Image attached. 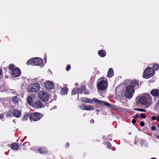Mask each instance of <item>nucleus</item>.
I'll return each instance as SVG.
<instances>
[{
    "mask_svg": "<svg viewBox=\"0 0 159 159\" xmlns=\"http://www.w3.org/2000/svg\"><path fill=\"white\" fill-rule=\"evenodd\" d=\"M134 92V86L129 85L127 86L125 91V96L127 98H130L133 96Z\"/></svg>",
    "mask_w": 159,
    "mask_h": 159,
    "instance_id": "nucleus-1",
    "label": "nucleus"
},
{
    "mask_svg": "<svg viewBox=\"0 0 159 159\" xmlns=\"http://www.w3.org/2000/svg\"><path fill=\"white\" fill-rule=\"evenodd\" d=\"M155 74V71L152 67H148L146 69L144 72L143 77L145 79H148L152 77Z\"/></svg>",
    "mask_w": 159,
    "mask_h": 159,
    "instance_id": "nucleus-2",
    "label": "nucleus"
},
{
    "mask_svg": "<svg viewBox=\"0 0 159 159\" xmlns=\"http://www.w3.org/2000/svg\"><path fill=\"white\" fill-rule=\"evenodd\" d=\"M138 101L141 105L145 106V108L148 107L151 105V103L148 101L147 98L145 96L140 97Z\"/></svg>",
    "mask_w": 159,
    "mask_h": 159,
    "instance_id": "nucleus-3",
    "label": "nucleus"
},
{
    "mask_svg": "<svg viewBox=\"0 0 159 159\" xmlns=\"http://www.w3.org/2000/svg\"><path fill=\"white\" fill-rule=\"evenodd\" d=\"M40 86L38 83H34L29 86L28 90L30 92H37L40 89Z\"/></svg>",
    "mask_w": 159,
    "mask_h": 159,
    "instance_id": "nucleus-4",
    "label": "nucleus"
},
{
    "mask_svg": "<svg viewBox=\"0 0 159 159\" xmlns=\"http://www.w3.org/2000/svg\"><path fill=\"white\" fill-rule=\"evenodd\" d=\"M108 83L106 80H101L97 84V88L98 90H104L107 87Z\"/></svg>",
    "mask_w": 159,
    "mask_h": 159,
    "instance_id": "nucleus-5",
    "label": "nucleus"
},
{
    "mask_svg": "<svg viewBox=\"0 0 159 159\" xmlns=\"http://www.w3.org/2000/svg\"><path fill=\"white\" fill-rule=\"evenodd\" d=\"M39 98L41 100L45 102L48 101L49 96L47 93L44 91H42L39 93Z\"/></svg>",
    "mask_w": 159,
    "mask_h": 159,
    "instance_id": "nucleus-6",
    "label": "nucleus"
},
{
    "mask_svg": "<svg viewBox=\"0 0 159 159\" xmlns=\"http://www.w3.org/2000/svg\"><path fill=\"white\" fill-rule=\"evenodd\" d=\"M42 116V115L40 113L36 112L33 114H31L30 119V120H32L34 121H36L39 120Z\"/></svg>",
    "mask_w": 159,
    "mask_h": 159,
    "instance_id": "nucleus-7",
    "label": "nucleus"
},
{
    "mask_svg": "<svg viewBox=\"0 0 159 159\" xmlns=\"http://www.w3.org/2000/svg\"><path fill=\"white\" fill-rule=\"evenodd\" d=\"M11 74L13 77H17L20 75L21 72L19 68H16L13 70L11 72Z\"/></svg>",
    "mask_w": 159,
    "mask_h": 159,
    "instance_id": "nucleus-8",
    "label": "nucleus"
},
{
    "mask_svg": "<svg viewBox=\"0 0 159 159\" xmlns=\"http://www.w3.org/2000/svg\"><path fill=\"white\" fill-rule=\"evenodd\" d=\"M34 64H33V66H43V61L42 59L39 57L34 58Z\"/></svg>",
    "mask_w": 159,
    "mask_h": 159,
    "instance_id": "nucleus-9",
    "label": "nucleus"
},
{
    "mask_svg": "<svg viewBox=\"0 0 159 159\" xmlns=\"http://www.w3.org/2000/svg\"><path fill=\"white\" fill-rule=\"evenodd\" d=\"M32 106L35 108H40L44 107L42 102L39 100L34 102Z\"/></svg>",
    "mask_w": 159,
    "mask_h": 159,
    "instance_id": "nucleus-10",
    "label": "nucleus"
},
{
    "mask_svg": "<svg viewBox=\"0 0 159 159\" xmlns=\"http://www.w3.org/2000/svg\"><path fill=\"white\" fill-rule=\"evenodd\" d=\"M44 86L47 89H51L53 87L54 84L52 82L48 81L44 83Z\"/></svg>",
    "mask_w": 159,
    "mask_h": 159,
    "instance_id": "nucleus-11",
    "label": "nucleus"
},
{
    "mask_svg": "<svg viewBox=\"0 0 159 159\" xmlns=\"http://www.w3.org/2000/svg\"><path fill=\"white\" fill-rule=\"evenodd\" d=\"M12 114L16 118H19L21 116V111L18 110H15L13 111Z\"/></svg>",
    "mask_w": 159,
    "mask_h": 159,
    "instance_id": "nucleus-12",
    "label": "nucleus"
},
{
    "mask_svg": "<svg viewBox=\"0 0 159 159\" xmlns=\"http://www.w3.org/2000/svg\"><path fill=\"white\" fill-rule=\"evenodd\" d=\"M150 93L153 96L159 97V90L157 89H153L150 92Z\"/></svg>",
    "mask_w": 159,
    "mask_h": 159,
    "instance_id": "nucleus-13",
    "label": "nucleus"
},
{
    "mask_svg": "<svg viewBox=\"0 0 159 159\" xmlns=\"http://www.w3.org/2000/svg\"><path fill=\"white\" fill-rule=\"evenodd\" d=\"M48 150L47 149L45 148H41L39 149L36 152L42 154H45L47 152Z\"/></svg>",
    "mask_w": 159,
    "mask_h": 159,
    "instance_id": "nucleus-14",
    "label": "nucleus"
},
{
    "mask_svg": "<svg viewBox=\"0 0 159 159\" xmlns=\"http://www.w3.org/2000/svg\"><path fill=\"white\" fill-rule=\"evenodd\" d=\"M80 101H81L82 102L86 103H93L92 100L88 98H81Z\"/></svg>",
    "mask_w": 159,
    "mask_h": 159,
    "instance_id": "nucleus-15",
    "label": "nucleus"
},
{
    "mask_svg": "<svg viewBox=\"0 0 159 159\" xmlns=\"http://www.w3.org/2000/svg\"><path fill=\"white\" fill-rule=\"evenodd\" d=\"M19 144L18 143H13L11 146V148L13 150H17L18 149Z\"/></svg>",
    "mask_w": 159,
    "mask_h": 159,
    "instance_id": "nucleus-16",
    "label": "nucleus"
},
{
    "mask_svg": "<svg viewBox=\"0 0 159 159\" xmlns=\"http://www.w3.org/2000/svg\"><path fill=\"white\" fill-rule=\"evenodd\" d=\"M80 89L78 88H75L74 89L72 92V94L75 95L76 93H82V92L81 91V90L79 91Z\"/></svg>",
    "mask_w": 159,
    "mask_h": 159,
    "instance_id": "nucleus-17",
    "label": "nucleus"
},
{
    "mask_svg": "<svg viewBox=\"0 0 159 159\" xmlns=\"http://www.w3.org/2000/svg\"><path fill=\"white\" fill-rule=\"evenodd\" d=\"M114 75L113 70L112 68L109 69L107 73V77L109 78L111 77Z\"/></svg>",
    "mask_w": 159,
    "mask_h": 159,
    "instance_id": "nucleus-18",
    "label": "nucleus"
},
{
    "mask_svg": "<svg viewBox=\"0 0 159 159\" xmlns=\"http://www.w3.org/2000/svg\"><path fill=\"white\" fill-rule=\"evenodd\" d=\"M99 55L102 57H104L106 54V51L103 50H101L98 52Z\"/></svg>",
    "mask_w": 159,
    "mask_h": 159,
    "instance_id": "nucleus-19",
    "label": "nucleus"
},
{
    "mask_svg": "<svg viewBox=\"0 0 159 159\" xmlns=\"http://www.w3.org/2000/svg\"><path fill=\"white\" fill-rule=\"evenodd\" d=\"M68 89L66 87H64L61 89V93L64 95H66L68 93Z\"/></svg>",
    "mask_w": 159,
    "mask_h": 159,
    "instance_id": "nucleus-20",
    "label": "nucleus"
},
{
    "mask_svg": "<svg viewBox=\"0 0 159 159\" xmlns=\"http://www.w3.org/2000/svg\"><path fill=\"white\" fill-rule=\"evenodd\" d=\"M27 102L28 104L31 106L33 105V102L32 98L28 96L27 99Z\"/></svg>",
    "mask_w": 159,
    "mask_h": 159,
    "instance_id": "nucleus-21",
    "label": "nucleus"
},
{
    "mask_svg": "<svg viewBox=\"0 0 159 159\" xmlns=\"http://www.w3.org/2000/svg\"><path fill=\"white\" fill-rule=\"evenodd\" d=\"M12 99L13 102L15 104H17L20 101L17 97L16 96L13 97Z\"/></svg>",
    "mask_w": 159,
    "mask_h": 159,
    "instance_id": "nucleus-22",
    "label": "nucleus"
},
{
    "mask_svg": "<svg viewBox=\"0 0 159 159\" xmlns=\"http://www.w3.org/2000/svg\"><path fill=\"white\" fill-rule=\"evenodd\" d=\"M34 58L30 59L27 61L26 62V64L27 65H30L33 66V64H34Z\"/></svg>",
    "mask_w": 159,
    "mask_h": 159,
    "instance_id": "nucleus-23",
    "label": "nucleus"
},
{
    "mask_svg": "<svg viewBox=\"0 0 159 159\" xmlns=\"http://www.w3.org/2000/svg\"><path fill=\"white\" fill-rule=\"evenodd\" d=\"M131 85H132L133 86H138L139 84V82L136 80H133L131 81Z\"/></svg>",
    "mask_w": 159,
    "mask_h": 159,
    "instance_id": "nucleus-24",
    "label": "nucleus"
},
{
    "mask_svg": "<svg viewBox=\"0 0 159 159\" xmlns=\"http://www.w3.org/2000/svg\"><path fill=\"white\" fill-rule=\"evenodd\" d=\"M30 115L31 114L29 113L25 114L23 116V120H26L28 119L29 117L30 118Z\"/></svg>",
    "mask_w": 159,
    "mask_h": 159,
    "instance_id": "nucleus-25",
    "label": "nucleus"
},
{
    "mask_svg": "<svg viewBox=\"0 0 159 159\" xmlns=\"http://www.w3.org/2000/svg\"><path fill=\"white\" fill-rule=\"evenodd\" d=\"M93 107L90 105H86L85 110H93Z\"/></svg>",
    "mask_w": 159,
    "mask_h": 159,
    "instance_id": "nucleus-26",
    "label": "nucleus"
},
{
    "mask_svg": "<svg viewBox=\"0 0 159 159\" xmlns=\"http://www.w3.org/2000/svg\"><path fill=\"white\" fill-rule=\"evenodd\" d=\"M92 101H93L97 103L100 104H101V103H102L103 102H102V101L99 100L98 99H97L95 98H93V99Z\"/></svg>",
    "mask_w": 159,
    "mask_h": 159,
    "instance_id": "nucleus-27",
    "label": "nucleus"
},
{
    "mask_svg": "<svg viewBox=\"0 0 159 159\" xmlns=\"http://www.w3.org/2000/svg\"><path fill=\"white\" fill-rule=\"evenodd\" d=\"M5 107L3 105V102L1 100H0V110L3 111Z\"/></svg>",
    "mask_w": 159,
    "mask_h": 159,
    "instance_id": "nucleus-28",
    "label": "nucleus"
},
{
    "mask_svg": "<svg viewBox=\"0 0 159 159\" xmlns=\"http://www.w3.org/2000/svg\"><path fill=\"white\" fill-rule=\"evenodd\" d=\"M140 143L142 146L143 147H146L148 146L147 143L145 142V141L143 140H141Z\"/></svg>",
    "mask_w": 159,
    "mask_h": 159,
    "instance_id": "nucleus-29",
    "label": "nucleus"
},
{
    "mask_svg": "<svg viewBox=\"0 0 159 159\" xmlns=\"http://www.w3.org/2000/svg\"><path fill=\"white\" fill-rule=\"evenodd\" d=\"M153 67L155 70H157L159 68V66L158 64H155L153 65Z\"/></svg>",
    "mask_w": 159,
    "mask_h": 159,
    "instance_id": "nucleus-30",
    "label": "nucleus"
},
{
    "mask_svg": "<svg viewBox=\"0 0 159 159\" xmlns=\"http://www.w3.org/2000/svg\"><path fill=\"white\" fill-rule=\"evenodd\" d=\"M102 102H103L102 103H101V105H102L104 104L108 107H110V104H109L107 102L104 101H102Z\"/></svg>",
    "mask_w": 159,
    "mask_h": 159,
    "instance_id": "nucleus-31",
    "label": "nucleus"
},
{
    "mask_svg": "<svg viewBox=\"0 0 159 159\" xmlns=\"http://www.w3.org/2000/svg\"><path fill=\"white\" fill-rule=\"evenodd\" d=\"M134 110L135 111H143L145 112L146 111V110L143 109H141V108H138V109H134Z\"/></svg>",
    "mask_w": 159,
    "mask_h": 159,
    "instance_id": "nucleus-32",
    "label": "nucleus"
},
{
    "mask_svg": "<svg viewBox=\"0 0 159 159\" xmlns=\"http://www.w3.org/2000/svg\"><path fill=\"white\" fill-rule=\"evenodd\" d=\"M12 115H13L12 112H11V111H8L7 112L6 114V116L7 117H8L9 116H11Z\"/></svg>",
    "mask_w": 159,
    "mask_h": 159,
    "instance_id": "nucleus-33",
    "label": "nucleus"
},
{
    "mask_svg": "<svg viewBox=\"0 0 159 159\" xmlns=\"http://www.w3.org/2000/svg\"><path fill=\"white\" fill-rule=\"evenodd\" d=\"M86 105H82L80 106V108L82 110H85Z\"/></svg>",
    "mask_w": 159,
    "mask_h": 159,
    "instance_id": "nucleus-34",
    "label": "nucleus"
},
{
    "mask_svg": "<svg viewBox=\"0 0 159 159\" xmlns=\"http://www.w3.org/2000/svg\"><path fill=\"white\" fill-rule=\"evenodd\" d=\"M14 66L12 64H11L9 66V69L10 70H12V71L13 70H14Z\"/></svg>",
    "mask_w": 159,
    "mask_h": 159,
    "instance_id": "nucleus-35",
    "label": "nucleus"
},
{
    "mask_svg": "<svg viewBox=\"0 0 159 159\" xmlns=\"http://www.w3.org/2000/svg\"><path fill=\"white\" fill-rule=\"evenodd\" d=\"M85 87L84 86H82L81 87V89H80L79 91L81 90V91L82 92V91L85 90Z\"/></svg>",
    "mask_w": 159,
    "mask_h": 159,
    "instance_id": "nucleus-36",
    "label": "nucleus"
},
{
    "mask_svg": "<svg viewBox=\"0 0 159 159\" xmlns=\"http://www.w3.org/2000/svg\"><path fill=\"white\" fill-rule=\"evenodd\" d=\"M107 147L109 148H110L111 147V144L109 142H107Z\"/></svg>",
    "mask_w": 159,
    "mask_h": 159,
    "instance_id": "nucleus-37",
    "label": "nucleus"
},
{
    "mask_svg": "<svg viewBox=\"0 0 159 159\" xmlns=\"http://www.w3.org/2000/svg\"><path fill=\"white\" fill-rule=\"evenodd\" d=\"M140 116L141 118H145V116L144 114H141Z\"/></svg>",
    "mask_w": 159,
    "mask_h": 159,
    "instance_id": "nucleus-38",
    "label": "nucleus"
},
{
    "mask_svg": "<svg viewBox=\"0 0 159 159\" xmlns=\"http://www.w3.org/2000/svg\"><path fill=\"white\" fill-rule=\"evenodd\" d=\"M140 125L142 126H143L144 125V123L143 121H141L140 122Z\"/></svg>",
    "mask_w": 159,
    "mask_h": 159,
    "instance_id": "nucleus-39",
    "label": "nucleus"
},
{
    "mask_svg": "<svg viewBox=\"0 0 159 159\" xmlns=\"http://www.w3.org/2000/svg\"><path fill=\"white\" fill-rule=\"evenodd\" d=\"M70 68V65H68L66 68L67 71H69Z\"/></svg>",
    "mask_w": 159,
    "mask_h": 159,
    "instance_id": "nucleus-40",
    "label": "nucleus"
},
{
    "mask_svg": "<svg viewBox=\"0 0 159 159\" xmlns=\"http://www.w3.org/2000/svg\"><path fill=\"white\" fill-rule=\"evenodd\" d=\"M151 128L152 130L154 131L156 129V127L155 126H152Z\"/></svg>",
    "mask_w": 159,
    "mask_h": 159,
    "instance_id": "nucleus-41",
    "label": "nucleus"
},
{
    "mask_svg": "<svg viewBox=\"0 0 159 159\" xmlns=\"http://www.w3.org/2000/svg\"><path fill=\"white\" fill-rule=\"evenodd\" d=\"M139 116V115L138 114H136L134 116V118H137V117Z\"/></svg>",
    "mask_w": 159,
    "mask_h": 159,
    "instance_id": "nucleus-42",
    "label": "nucleus"
},
{
    "mask_svg": "<svg viewBox=\"0 0 159 159\" xmlns=\"http://www.w3.org/2000/svg\"><path fill=\"white\" fill-rule=\"evenodd\" d=\"M151 118L153 120H155L157 119L156 117L154 116H152Z\"/></svg>",
    "mask_w": 159,
    "mask_h": 159,
    "instance_id": "nucleus-43",
    "label": "nucleus"
},
{
    "mask_svg": "<svg viewBox=\"0 0 159 159\" xmlns=\"http://www.w3.org/2000/svg\"><path fill=\"white\" fill-rule=\"evenodd\" d=\"M132 122L133 124H134L136 123V120L134 119H133L132 120Z\"/></svg>",
    "mask_w": 159,
    "mask_h": 159,
    "instance_id": "nucleus-44",
    "label": "nucleus"
},
{
    "mask_svg": "<svg viewBox=\"0 0 159 159\" xmlns=\"http://www.w3.org/2000/svg\"><path fill=\"white\" fill-rule=\"evenodd\" d=\"M4 116L3 114H1L0 115V118L2 119L4 118Z\"/></svg>",
    "mask_w": 159,
    "mask_h": 159,
    "instance_id": "nucleus-45",
    "label": "nucleus"
},
{
    "mask_svg": "<svg viewBox=\"0 0 159 159\" xmlns=\"http://www.w3.org/2000/svg\"><path fill=\"white\" fill-rule=\"evenodd\" d=\"M2 71L1 69H0V76L2 75Z\"/></svg>",
    "mask_w": 159,
    "mask_h": 159,
    "instance_id": "nucleus-46",
    "label": "nucleus"
},
{
    "mask_svg": "<svg viewBox=\"0 0 159 159\" xmlns=\"http://www.w3.org/2000/svg\"><path fill=\"white\" fill-rule=\"evenodd\" d=\"M90 122H91V123L92 122L93 123H94V120L93 119L91 120H90Z\"/></svg>",
    "mask_w": 159,
    "mask_h": 159,
    "instance_id": "nucleus-47",
    "label": "nucleus"
},
{
    "mask_svg": "<svg viewBox=\"0 0 159 159\" xmlns=\"http://www.w3.org/2000/svg\"><path fill=\"white\" fill-rule=\"evenodd\" d=\"M66 146H68L69 145V143H66Z\"/></svg>",
    "mask_w": 159,
    "mask_h": 159,
    "instance_id": "nucleus-48",
    "label": "nucleus"
},
{
    "mask_svg": "<svg viewBox=\"0 0 159 159\" xmlns=\"http://www.w3.org/2000/svg\"><path fill=\"white\" fill-rule=\"evenodd\" d=\"M157 121H159V117L157 119Z\"/></svg>",
    "mask_w": 159,
    "mask_h": 159,
    "instance_id": "nucleus-49",
    "label": "nucleus"
},
{
    "mask_svg": "<svg viewBox=\"0 0 159 159\" xmlns=\"http://www.w3.org/2000/svg\"><path fill=\"white\" fill-rule=\"evenodd\" d=\"M151 159H157L155 158H152Z\"/></svg>",
    "mask_w": 159,
    "mask_h": 159,
    "instance_id": "nucleus-50",
    "label": "nucleus"
},
{
    "mask_svg": "<svg viewBox=\"0 0 159 159\" xmlns=\"http://www.w3.org/2000/svg\"><path fill=\"white\" fill-rule=\"evenodd\" d=\"M96 111H97V112H98L99 111H98V110H96Z\"/></svg>",
    "mask_w": 159,
    "mask_h": 159,
    "instance_id": "nucleus-51",
    "label": "nucleus"
},
{
    "mask_svg": "<svg viewBox=\"0 0 159 159\" xmlns=\"http://www.w3.org/2000/svg\"><path fill=\"white\" fill-rule=\"evenodd\" d=\"M75 85H78V84H77V83H76V84H75Z\"/></svg>",
    "mask_w": 159,
    "mask_h": 159,
    "instance_id": "nucleus-52",
    "label": "nucleus"
},
{
    "mask_svg": "<svg viewBox=\"0 0 159 159\" xmlns=\"http://www.w3.org/2000/svg\"><path fill=\"white\" fill-rule=\"evenodd\" d=\"M138 97H137V99H138Z\"/></svg>",
    "mask_w": 159,
    "mask_h": 159,
    "instance_id": "nucleus-53",
    "label": "nucleus"
},
{
    "mask_svg": "<svg viewBox=\"0 0 159 159\" xmlns=\"http://www.w3.org/2000/svg\"><path fill=\"white\" fill-rule=\"evenodd\" d=\"M26 138V136H25V138Z\"/></svg>",
    "mask_w": 159,
    "mask_h": 159,
    "instance_id": "nucleus-54",
    "label": "nucleus"
},
{
    "mask_svg": "<svg viewBox=\"0 0 159 159\" xmlns=\"http://www.w3.org/2000/svg\"><path fill=\"white\" fill-rule=\"evenodd\" d=\"M77 99H78V97Z\"/></svg>",
    "mask_w": 159,
    "mask_h": 159,
    "instance_id": "nucleus-55",
    "label": "nucleus"
},
{
    "mask_svg": "<svg viewBox=\"0 0 159 159\" xmlns=\"http://www.w3.org/2000/svg\"><path fill=\"white\" fill-rule=\"evenodd\" d=\"M158 103H159V100H158Z\"/></svg>",
    "mask_w": 159,
    "mask_h": 159,
    "instance_id": "nucleus-56",
    "label": "nucleus"
}]
</instances>
